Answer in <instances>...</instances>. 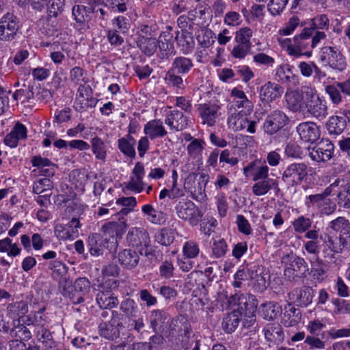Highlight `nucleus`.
Returning <instances> with one entry per match:
<instances>
[{"label":"nucleus","mask_w":350,"mask_h":350,"mask_svg":"<svg viewBox=\"0 0 350 350\" xmlns=\"http://www.w3.org/2000/svg\"><path fill=\"white\" fill-rule=\"evenodd\" d=\"M242 315L240 312L234 310L229 313L223 320V329L228 333H231L238 327Z\"/></svg>","instance_id":"58836bf2"},{"label":"nucleus","mask_w":350,"mask_h":350,"mask_svg":"<svg viewBox=\"0 0 350 350\" xmlns=\"http://www.w3.org/2000/svg\"><path fill=\"white\" fill-rule=\"evenodd\" d=\"M338 192V204L344 208H350V183L342 180Z\"/></svg>","instance_id":"473e14b6"},{"label":"nucleus","mask_w":350,"mask_h":350,"mask_svg":"<svg viewBox=\"0 0 350 350\" xmlns=\"http://www.w3.org/2000/svg\"><path fill=\"white\" fill-rule=\"evenodd\" d=\"M49 269L53 271V278L66 275L68 272V267L63 262L59 260H53L49 265Z\"/></svg>","instance_id":"69168bd1"},{"label":"nucleus","mask_w":350,"mask_h":350,"mask_svg":"<svg viewBox=\"0 0 350 350\" xmlns=\"http://www.w3.org/2000/svg\"><path fill=\"white\" fill-rule=\"evenodd\" d=\"M249 279L252 284L258 290L266 288L265 278L262 275V268L254 266L248 269Z\"/></svg>","instance_id":"f704fd0d"},{"label":"nucleus","mask_w":350,"mask_h":350,"mask_svg":"<svg viewBox=\"0 0 350 350\" xmlns=\"http://www.w3.org/2000/svg\"><path fill=\"white\" fill-rule=\"evenodd\" d=\"M260 312L265 319L273 320L282 312V307L277 302L270 301L261 305Z\"/></svg>","instance_id":"4c0bfd02"},{"label":"nucleus","mask_w":350,"mask_h":350,"mask_svg":"<svg viewBox=\"0 0 350 350\" xmlns=\"http://www.w3.org/2000/svg\"><path fill=\"white\" fill-rule=\"evenodd\" d=\"M289 118L282 110L271 111L265 118L263 124L264 131L268 135H273L288 124Z\"/></svg>","instance_id":"6e6552de"},{"label":"nucleus","mask_w":350,"mask_h":350,"mask_svg":"<svg viewBox=\"0 0 350 350\" xmlns=\"http://www.w3.org/2000/svg\"><path fill=\"white\" fill-rule=\"evenodd\" d=\"M165 123L171 129L179 131L184 130L188 124V118L183 113L178 110L170 111L165 120Z\"/></svg>","instance_id":"6ab92c4d"},{"label":"nucleus","mask_w":350,"mask_h":350,"mask_svg":"<svg viewBox=\"0 0 350 350\" xmlns=\"http://www.w3.org/2000/svg\"><path fill=\"white\" fill-rule=\"evenodd\" d=\"M287 108L293 112H304L306 110V94L304 87L301 92L291 91L285 95Z\"/></svg>","instance_id":"f8f14e48"},{"label":"nucleus","mask_w":350,"mask_h":350,"mask_svg":"<svg viewBox=\"0 0 350 350\" xmlns=\"http://www.w3.org/2000/svg\"><path fill=\"white\" fill-rule=\"evenodd\" d=\"M92 152L98 159L104 161L106 157V146L104 142L98 137L92 139Z\"/></svg>","instance_id":"864d4df0"},{"label":"nucleus","mask_w":350,"mask_h":350,"mask_svg":"<svg viewBox=\"0 0 350 350\" xmlns=\"http://www.w3.org/2000/svg\"><path fill=\"white\" fill-rule=\"evenodd\" d=\"M120 309L126 316V318H133L136 317L138 312V304L133 299L126 298L121 301Z\"/></svg>","instance_id":"c03bdc74"},{"label":"nucleus","mask_w":350,"mask_h":350,"mask_svg":"<svg viewBox=\"0 0 350 350\" xmlns=\"http://www.w3.org/2000/svg\"><path fill=\"white\" fill-rule=\"evenodd\" d=\"M321 61L339 71L344 70L347 67L344 55L338 49L332 46H327L321 49Z\"/></svg>","instance_id":"0eeeda50"},{"label":"nucleus","mask_w":350,"mask_h":350,"mask_svg":"<svg viewBox=\"0 0 350 350\" xmlns=\"http://www.w3.org/2000/svg\"><path fill=\"white\" fill-rule=\"evenodd\" d=\"M177 217L187 221L192 226H196L202 216L201 211L187 198L176 200L174 202Z\"/></svg>","instance_id":"7ed1b4c3"},{"label":"nucleus","mask_w":350,"mask_h":350,"mask_svg":"<svg viewBox=\"0 0 350 350\" xmlns=\"http://www.w3.org/2000/svg\"><path fill=\"white\" fill-rule=\"evenodd\" d=\"M170 317L164 310H155L150 315V327L155 332H162L167 328Z\"/></svg>","instance_id":"4be33fe9"},{"label":"nucleus","mask_w":350,"mask_h":350,"mask_svg":"<svg viewBox=\"0 0 350 350\" xmlns=\"http://www.w3.org/2000/svg\"><path fill=\"white\" fill-rule=\"evenodd\" d=\"M204 142L202 139H195L187 146L189 154L192 157H198L202 152Z\"/></svg>","instance_id":"338daca9"},{"label":"nucleus","mask_w":350,"mask_h":350,"mask_svg":"<svg viewBox=\"0 0 350 350\" xmlns=\"http://www.w3.org/2000/svg\"><path fill=\"white\" fill-rule=\"evenodd\" d=\"M300 138L305 142L313 144L320 136V131L316 123L306 122L300 123L297 127Z\"/></svg>","instance_id":"dca6fc26"},{"label":"nucleus","mask_w":350,"mask_h":350,"mask_svg":"<svg viewBox=\"0 0 350 350\" xmlns=\"http://www.w3.org/2000/svg\"><path fill=\"white\" fill-rule=\"evenodd\" d=\"M90 282L85 278H79L76 280L74 284V294L81 296L83 302L84 301V297L90 291Z\"/></svg>","instance_id":"603ef678"},{"label":"nucleus","mask_w":350,"mask_h":350,"mask_svg":"<svg viewBox=\"0 0 350 350\" xmlns=\"http://www.w3.org/2000/svg\"><path fill=\"white\" fill-rule=\"evenodd\" d=\"M38 340L41 342L46 349H53L57 346L54 340L52 333L44 327H41L37 332Z\"/></svg>","instance_id":"ea45409f"},{"label":"nucleus","mask_w":350,"mask_h":350,"mask_svg":"<svg viewBox=\"0 0 350 350\" xmlns=\"http://www.w3.org/2000/svg\"><path fill=\"white\" fill-rule=\"evenodd\" d=\"M125 319L124 314L116 310L112 311L110 321L102 322L99 325L100 336L111 340L118 338L120 336V329L125 327L123 322Z\"/></svg>","instance_id":"39448f33"},{"label":"nucleus","mask_w":350,"mask_h":350,"mask_svg":"<svg viewBox=\"0 0 350 350\" xmlns=\"http://www.w3.org/2000/svg\"><path fill=\"white\" fill-rule=\"evenodd\" d=\"M90 13V8L82 5H75L72 10V14L75 21L80 25L83 24L90 19L89 14Z\"/></svg>","instance_id":"49530a36"},{"label":"nucleus","mask_w":350,"mask_h":350,"mask_svg":"<svg viewBox=\"0 0 350 350\" xmlns=\"http://www.w3.org/2000/svg\"><path fill=\"white\" fill-rule=\"evenodd\" d=\"M144 133L151 139L163 137L167 134L163 122L160 120H153L148 122L144 126Z\"/></svg>","instance_id":"a878e982"},{"label":"nucleus","mask_w":350,"mask_h":350,"mask_svg":"<svg viewBox=\"0 0 350 350\" xmlns=\"http://www.w3.org/2000/svg\"><path fill=\"white\" fill-rule=\"evenodd\" d=\"M137 44L146 55L150 56L156 51L158 41L153 38L142 37L137 41Z\"/></svg>","instance_id":"a18cd8bd"},{"label":"nucleus","mask_w":350,"mask_h":350,"mask_svg":"<svg viewBox=\"0 0 350 350\" xmlns=\"http://www.w3.org/2000/svg\"><path fill=\"white\" fill-rule=\"evenodd\" d=\"M174 327H178L179 336L181 337V345L185 350H199L200 340L193 334L191 325L187 321L181 322L175 320L173 323Z\"/></svg>","instance_id":"423d86ee"},{"label":"nucleus","mask_w":350,"mask_h":350,"mask_svg":"<svg viewBox=\"0 0 350 350\" xmlns=\"http://www.w3.org/2000/svg\"><path fill=\"white\" fill-rule=\"evenodd\" d=\"M307 165L304 163H292L284 170L282 179L292 186L299 185L307 176Z\"/></svg>","instance_id":"1a4fd4ad"},{"label":"nucleus","mask_w":350,"mask_h":350,"mask_svg":"<svg viewBox=\"0 0 350 350\" xmlns=\"http://www.w3.org/2000/svg\"><path fill=\"white\" fill-rule=\"evenodd\" d=\"M312 220L309 217H306L303 215L298 217L293 222V226L296 232L304 233L308 230L312 226Z\"/></svg>","instance_id":"6e6d98bb"},{"label":"nucleus","mask_w":350,"mask_h":350,"mask_svg":"<svg viewBox=\"0 0 350 350\" xmlns=\"http://www.w3.org/2000/svg\"><path fill=\"white\" fill-rule=\"evenodd\" d=\"M295 272L296 275L298 274L304 275L308 271V264L306 260L299 256H291L289 262L285 269V275L291 271Z\"/></svg>","instance_id":"c85d7f7f"},{"label":"nucleus","mask_w":350,"mask_h":350,"mask_svg":"<svg viewBox=\"0 0 350 350\" xmlns=\"http://www.w3.org/2000/svg\"><path fill=\"white\" fill-rule=\"evenodd\" d=\"M269 167L267 165H261L260 161L255 160L250 162L243 168V174L246 177L252 176L254 181L269 179Z\"/></svg>","instance_id":"ddd939ff"},{"label":"nucleus","mask_w":350,"mask_h":350,"mask_svg":"<svg viewBox=\"0 0 350 350\" xmlns=\"http://www.w3.org/2000/svg\"><path fill=\"white\" fill-rule=\"evenodd\" d=\"M329 27V20L325 14L319 15L311 20V25L308 29H312V33L314 30H327Z\"/></svg>","instance_id":"4d7b16f0"},{"label":"nucleus","mask_w":350,"mask_h":350,"mask_svg":"<svg viewBox=\"0 0 350 350\" xmlns=\"http://www.w3.org/2000/svg\"><path fill=\"white\" fill-rule=\"evenodd\" d=\"M34 96L33 88L32 86L25 85H23V88L17 90L13 94V98L14 100H21V103L29 101Z\"/></svg>","instance_id":"5fc2aeb1"},{"label":"nucleus","mask_w":350,"mask_h":350,"mask_svg":"<svg viewBox=\"0 0 350 350\" xmlns=\"http://www.w3.org/2000/svg\"><path fill=\"white\" fill-rule=\"evenodd\" d=\"M11 338L19 340H29L31 338V331L23 324L14 325L10 332Z\"/></svg>","instance_id":"8fccbe9b"},{"label":"nucleus","mask_w":350,"mask_h":350,"mask_svg":"<svg viewBox=\"0 0 350 350\" xmlns=\"http://www.w3.org/2000/svg\"><path fill=\"white\" fill-rule=\"evenodd\" d=\"M288 2V0H271L267 5L268 10L273 16L279 15L283 11Z\"/></svg>","instance_id":"0e129e2a"},{"label":"nucleus","mask_w":350,"mask_h":350,"mask_svg":"<svg viewBox=\"0 0 350 350\" xmlns=\"http://www.w3.org/2000/svg\"><path fill=\"white\" fill-rule=\"evenodd\" d=\"M229 306H237L238 312H240L244 317L250 318V323L255 321V313L258 303L254 296L247 293L231 295L228 298Z\"/></svg>","instance_id":"f03ea898"},{"label":"nucleus","mask_w":350,"mask_h":350,"mask_svg":"<svg viewBox=\"0 0 350 350\" xmlns=\"http://www.w3.org/2000/svg\"><path fill=\"white\" fill-rule=\"evenodd\" d=\"M165 80L167 84L177 88L183 89L185 88L182 77L180 75H176V71L171 68L167 72Z\"/></svg>","instance_id":"e2e57ef3"},{"label":"nucleus","mask_w":350,"mask_h":350,"mask_svg":"<svg viewBox=\"0 0 350 350\" xmlns=\"http://www.w3.org/2000/svg\"><path fill=\"white\" fill-rule=\"evenodd\" d=\"M47 8V20L57 18L64 11L66 0H49Z\"/></svg>","instance_id":"79ce46f5"},{"label":"nucleus","mask_w":350,"mask_h":350,"mask_svg":"<svg viewBox=\"0 0 350 350\" xmlns=\"http://www.w3.org/2000/svg\"><path fill=\"white\" fill-rule=\"evenodd\" d=\"M312 35V29L304 28L300 33L294 37L293 43L288 44L287 47L288 54L295 56L304 55L310 57L313 49L311 46L310 40Z\"/></svg>","instance_id":"20e7f679"},{"label":"nucleus","mask_w":350,"mask_h":350,"mask_svg":"<svg viewBox=\"0 0 350 350\" xmlns=\"http://www.w3.org/2000/svg\"><path fill=\"white\" fill-rule=\"evenodd\" d=\"M265 337L268 341L278 344L283 340L282 329L279 325H269L265 329Z\"/></svg>","instance_id":"a19ab883"},{"label":"nucleus","mask_w":350,"mask_h":350,"mask_svg":"<svg viewBox=\"0 0 350 350\" xmlns=\"http://www.w3.org/2000/svg\"><path fill=\"white\" fill-rule=\"evenodd\" d=\"M253 31L247 27L241 28L236 32L235 41L239 44H245L247 46L252 45L250 39L252 37Z\"/></svg>","instance_id":"052dcab7"},{"label":"nucleus","mask_w":350,"mask_h":350,"mask_svg":"<svg viewBox=\"0 0 350 350\" xmlns=\"http://www.w3.org/2000/svg\"><path fill=\"white\" fill-rule=\"evenodd\" d=\"M306 94V109L312 117L319 120H324L328 115V107L325 100L321 99L316 91L308 86L304 87Z\"/></svg>","instance_id":"f257e3e1"},{"label":"nucleus","mask_w":350,"mask_h":350,"mask_svg":"<svg viewBox=\"0 0 350 350\" xmlns=\"http://www.w3.org/2000/svg\"><path fill=\"white\" fill-rule=\"evenodd\" d=\"M325 92L329 95L332 103L335 105H340L342 101V92L337 83L325 87Z\"/></svg>","instance_id":"13d9d810"},{"label":"nucleus","mask_w":350,"mask_h":350,"mask_svg":"<svg viewBox=\"0 0 350 350\" xmlns=\"http://www.w3.org/2000/svg\"><path fill=\"white\" fill-rule=\"evenodd\" d=\"M19 28L18 21L13 14L8 12L0 20V40L14 39Z\"/></svg>","instance_id":"9d476101"},{"label":"nucleus","mask_w":350,"mask_h":350,"mask_svg":"<svg viewBox=\"0 0 350 350\" xmlns=\"http://www.w3.org/2000/svg\"><path fill=\"white\" fill-rule=\"evenodd\" d=\"M69 226L58 224L55 226V234L60 240L73 239L76 237V231L69 230Z\"/></svg>","instance_id":"bf43d9fd"},{"label":"nucleus","mask_w":350,"mask_h":350,"mask_svg":"<svg viewBox=\"0 0 350 350\" xmlns=\"http://www.w3.org/2000/svg\"><path fill=\"white\" fill-rule=\"evenodd\" d=\"M333 150V144L327 139H322L314 146L308 147L309 156L317 162L329 160L332 157Z\"/></svg>","instance_id":"9b49d317"},{"label":"nucleus","mask_w":350,"mask_h":350,"mask_svg":"<svg viewBox=\"0 0 350 350\" xmlns=\"http://www.w3.org/2000/svg\"><path fill=\"white\" fill-rule=\"evenodd\" d=\"M193 66V64L191 59L180 56L174 59L171 69L177 72L178 74L185 75L188 73Z\"/></svg>","instance_id":"c9c22d12"},{"label":"nucleus","mask_w":350,"mask_h":350,"mask_svg":"<svg viewBox=\"0 0 350 350\" xmlns=\"http://www.w3.org/2000/svg\"><path fill=\"white\" fill-rule=\"evenodd\" d=\"M154 237L157 243L167 246L171 245L174 240V231L171 228H164L157 232Z\"/></svg>","instance_id":"09e8293b"},{"label":"nucleus","mask_w":350,"mask_h":350,"mask_svg":"<svg viewBox=\"0 0 350 350\" xmlns=\"http://www.w3.org/2000/svg\"><path fill=\"white\" fill-rule=\"evenodd\" d=\"M284 92V88L271 81L267 82L260 88V97L263 103H269L280 98Z\"/></svg>","instance_id":"f3484780"},{"label":"nucleus","mask_w":350,"mask_h":350,"mask_svg":"<svg viewBox=\"0 0 350 350\" xmlns=\"http://www.w3.org/2000/svg\"><path fill=\"white\" fill-rule=\"evenodd\" d=\"M126 224L124 221L120 220L119 222H109L102 227V230L105 235L109 237H120L125 232Z\"/></svg>","instance_id":"7c9ffc66"},{"label":"nucleus","mask_w":350,"mask_h":350,"mask_svg":"<svg viewBox=\"0 0 350 350\" xmlns=\"http://www.w3.org/2000/svg\"><path fill=\"white\" fill-rule=\"evenodd\" d=\"M120 264L127 269L135 268L139 263V253L131 249H125L120 252L118 256Z\"/></svg>","instance_id":"aec40b11"},{"label":"nucleus","mask_w":350,"mask_h":350,"mask_svg":"<svg viewBox=\"0 0 350 350\" xmlns=\"http://www.w3.org/2000/svg\"><path fill=\"white\" fill-rule=\"evenodd\" d=\"M87 246L92 256H98L103 254V239L97 233L89 235Z\"/></svg>","instance_id":"2f4dec72"},{"label":"nucleus","mask_w":350,"mask_h":350,"mask_svg":"<svg viewBox=\"0 0 350 350\" xmlns=\"http://www.w3.org/2000/svg\"><path fill=\"white\" fill-rule=\"evenodd\" d=\"M284 310L282 321L286 327H293L300 321L301 314L299 310L295 308L291 304H287Z\"/></svg>","instance_id":"5701e85b"},{"label":"nucleus","mask_w":350,"mask_h":350,"mask_svg":"<svg viewBox=\"0 0 350 350\" xmlns=\"http://www.w3.org/2000/svg\"><path fill=\"white\" fill-rule=\"evenodd\" d=\"M135 143L134 137L128 135L126 137H122L118 139V148L124 155L133 159L136 154L134 148Z\"/></svg>","instance_id":"e433bc0d"},{"label":"nucleus","mask_w":350,"mask_h":350,"mask_svg":"<svg viewBox=\"0 0 350 350\" xmlns=\"http://www.w3.org/2000/svg\"><path fill=\"white\" fill-rule=\"evenodd\" d=\"M172 36L170 34H161L160 36V40L159 42V47L161 51H164L165 52V55L166 57L168 56L169 54L172 53L174 50V44L172 42ZM164 57V54H163Z\"/></svg>","instance_id":"680f3d73"},{"label":"nucleus","mask_w":350,"mask_h":350,"mask_svg":"<svg viewBox=\"0 0 350 350\" xmlns=\"http://www.w3.org/2000/svg\"><path fill=\"white\" fill-rule=\"evenodd\" d=\"M127 239L130 243L138 249L139 253L142 254L144 247H147L149 244L148 233L142 229L135 228L129 231L127 235Z\"/></svg>","instance_id":"a211bd4d"},{"label":"nucleus","mask_w":350,"mask_h":350,"mask_svg":"<svg viewBox=\"0 0 350 350\" xmlns=\"http://www.w3.org/2000/svg\"><path fill=\"white\" fill-rule=\"evenodd\" d=\"M59 289L60 293L65 297H68L74 304H78L83 302L81 296L74 294V285L71 280L66 278H62L59 282Z\"/></svg>","instance_id":"b1692460"},{"label":"nucleus","mask_w":350,"mask_h":350,"mask_svg":"<svg viewBox=\"0 0 350 350\" xmlns=\"http://www.w3.org/2000/svg\"><path fill=\"white\" fill-rule=\"evenodd\" d=\"M329 134L338 135L341 134L347 127L345 116H332L329 117L326 124Z\"/></svg>","instance_id":"cd10ccee"},{"label":"nucleus","mask_w":350,"mask_h":350,"mask_svg":"<svg viewBox=\"0 0 350 350\" xmlns=\"http://www.w3.org/2000/svg\"><path fill=\"white\" fill-rule=\"evenodd\" d=\"M320 240L323 243L325 247L323 252L325 253L327 250L334 253H339L342 251V248L336 242V237L332 236L329 233H325L319 235Z\"/></svg>","instance_id":"de8ad7c7"},{"label":"nucleus","mask_w":350,"mask_h":350,"mask_svg":"<svg viewBox=\"0 0 350 350\" xmlns=\"http://www.w3.org/2000/svg\"><path fill=\"white\" fill-rule=\"evenodd\" d=\"M256 183L252 187L253 193L256 196L267 194L271 189H279L278 181L270 178L255 181Z\"/></svg>","instance_id":"bb28decb"},{"label":"nucleus","mask_w":350,"mask_h":350,"mask_svg":"<svg viewBox=\"0 0 350 350\" xmlns=\"http://www.w3.org/2000/svg\"><path fill=\"white\" fill-rule=\"evenodd\" d=\"M242 111H239L237 114L232 113L228 117V122L230 125H233L236 130H241L247 128V131L250 133H254L256 131L255 127L256 124V121H249L246 118H243L240 115Z\"/></svg>","instance_id":"412c9836"},{"label":"nucleus","mask_w":350,"mask_h":350,"mask_svg":"<svg viewBox=\"0 0 350 350\" xmlns=\"http://www.w3.org/2000/svg\"><path fill=\"white\" fill-rule=\"evenodd\" d=\"M304 237L308 239L304 245V250L310 254L317 255L319 252V230L314 228L308 230L305 233Z\"/></svg>","instance_id":"393cba45"},{"label":"nucleus","mask_w":350,"mask_h":350,"mask_svg":"<svg viewBox=\"0 0 350 350\" xmlns=\"http://www.w3.org/2000/svg\"><path fill=\"white\" fill-rule=\"evenodd\" d=\"M219 109V106L216 104L204 103L199 105L198 109L202 124H206L209 126H213L219 116L218 111Z\"/></svg>","instance_id":"2eb2a0df"},{"label":"nucleus","mask_w":350,"mask_h":350,"mask_svg":"<svg viewBox=\"0 0 350 350\" xmlns=\"http://www.w3.org/2000/svg\"><path fill=\"white\" fill-rule=\"evenodd\" d=\"M329 228L334 232L340 233V240L342 239V236H350V221L345 217H338L336 219L331 221L328 225Z\"/></svg>","instance_id":"c756f323"},{"label":"nucleus","mask_w":350,"mask_h":350,"mask_svg":"<svg viewBox=\"0 0 350 350\" xmlns=\"http://www.w3.org/2000/svg\"><path fill=\"white\" fill-rule=\"evenodd\" d=\"M96 301L101 308H112L118 304V299L110 292H100L96 295Z\"/></svg>","instance_id":"37998d69"},{"label":"nucleus","mask_w":350,"mask_h":350,"mask_svg":"<svg viewBox=\"0 0 350 350\" xmlns=\"http://www.w3.org/2000/svg\"><path fill=\"white\" fill-rule=\"evenodd\" d=\"M313 297L314 290L308 286L296 288L288 293L289 299H295L297 305L301 307H307L310 305L312 301Z\"/></svg>","instance_id":"4468645a"},{"label":"nucleus","mask_w":350,"mask_h":350,"mask_svg":"<svg viewBox=\"0 0 350 350\" xmlns=\"http://www.w3.org/2000/svg\"><path fill=\"white\" fill-rule=\"evenodd\" d=\"M232 96L234 97L235 105L238 108H245L248 111L252 109L253 105L251 101H250L245 93L242 90H239L237 88H234L232 90Z\"/></svg>","instance_id":"3c124183"},{"label":"nucleus","mask_w":350,"mask_h":350,"mask_svg":"<svg viewBox=\"0 0 350 350\" xmlns=\"http://www.w3.org/2000/svg\"><path fill=\"white\" fill-rule=\"evenodd\" d=\"M227 249V243L224 239L215 241L212 245L213 255L217 258H221L226 254Z\"/></svg>","instance_id":"774afa93"},{"label":"nucleus","mask_w":350,"mask_h":350,"mask_svg":"<svg viewBox=\"0 0 350 350\" xmlns=\"http://www.w3.org/2000/svg\"><path fill=\"white\" fill-rule=\"evenodd\" d=\"M29 310L27 303L25 301H16L8 304L7 312L8 315L12 318H22Z\"/></svg>","instance_id":"72a5a7b5"}]
</instances>
